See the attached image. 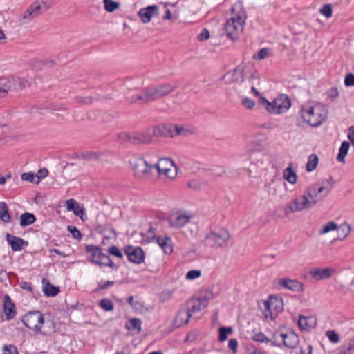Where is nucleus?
Masks as SVG:
<instances>
[{
    "instance_id": "1",
    "label": "nucleus",
    "mask_w": 354,
    "mask_h": 354,
    "mask_svg": "<svg viewBox=\"0 0 354 354\" xmlns=\"http://www.w3.org/2000/svg\"><path fill=\"white\" fill-rule=\"evenodd\" d=\"M333 179H328L310 185L302 195L295 197L284 207V214L288 216L295 212L307 211L323 197L327 196L333 187Z\"/></svg>"
},
{
    "instance_id": "2",
    "label": "nucleus",
    "mask_w": 354,
    "mask_h": 354,
    "mask_svg": "<svg viewBox=\"0 0 354 354\" xmlns=\"http://www.w3.org/2000/svg\"><path fill=\"white\" fill-rule=\"evenodd\" d=\"M232 17L227 20L225 30L227 37L236 41L240 33L243 31L247 13L241 2L235 3L231 8Z\"/></svg>"
},
{
    "instance_id": "3",
    "label": "nucleus",
    "mask_w": 354,
    "mask_h": 354,
    "mask_svg": "<svg viewBox=\"0 0 354 354\" xmlns=\"http://www.w3.org/2000/svg\"><path fill=\"white\" fill-rule=\"evenodd\" d=\"M300 115L310 126L317 127L325 122L328 111L324 105L320 104L313 106L302 105L300 109Z\"/></svg>"
},
{
    "instance_id": "4",
    "label": "nucleus",
    "mask_w": 354,
    "mask_h": 354,
    "mask_svg": "<svg viewBox=\"0 0 354 354\" xmlns=\"http://www.w3.org/2000/svg\"><path fill=\"white\" fill-rule=\"evenodd\" d=\"M166 162L174 165L173 161L167 158H160L156 164H149L144 158H139L132 164L136 175L139 178H145L151 176L153 170L156 169L159 174H161L160 164Z\"/></svg>"
},
{
    "instance_id": "5",
    "label": "nucleus",
    "mask_w": 354,
    "mask_h": 354,
    "mask_svg": "<svg viewBox=\"0 0 354 354\" xmlns=\"http://www.w3.org/2000/svg\"><path fill=\"white\" fill-rule=\"evenodd\" d=\"M178 88L176 84L171 83L160 84L156 86H149L142 88V93H145V98L142 97L140 100H145L147 103L162 98L169 95Z\"/></svg>"
},
{
    "instance_id": "6",
    "label": "nucleus",
    "mask_w": 354,
    "mask_h": 354,
    "mask_svg": "<svg viewBox=\"0 0 354 354\" xmlns=\"http://www.w3.org/2000/svg\"><path fill=\"white\" fill-rule=\"evenodd\" d=\"M230 238L228 231L221 228L217 232L212 231L207 234L205 237L204 245L214 249L224 248L227 246Z\"/></svg>"
},
{
    "instance_id": "7",
    "label": "nucleus",
    "mask_w": 354,
    "mask_h": 354,
    "mask_svg": "<svg viewBox=\"0 0 354 354\" xmlns=\"http://www.w3.org/2000/svg\"><path fill=\"white\" fill-rule=\"evenodd\" d=\"M22 322L30 330L39 332L44 319L43 315L39 311H31L23 317Z\"/></svg>"
},
{
    "instance_id": "8",
    "label": "nucleus",
    "mask_w": 354,
    "mask_h": 354,
    "mask_svg": "<svg viewBox=\"0 0 354 354\" xmlns=\"http://www.w3.org/2000/svg\"><path fill=\"white\" fill-rule=\"evenodd\" d=\"M187 130L177 125H160L153 128V134L156 136H171L187 135Z\"/></svg>"
},
{
    "instance_id": "9",
    "label": "nucleus",
    "mask_w": 354,
    "mask_h": 354,
    "mask_svg": "<svg viewBox=\"0 0 354 354\" xmlns=\"http://www.w3.org/2000/svg\"><path fill=\"white\" fill-rule=\"evenodd\" d=\"M120 138L133 145L149 144L152 142L150 135L141 132L124 133L120 135Z\"/></svg>"
},
{
    "instance_id": "10",
    "label": "nucleus",
    "mask_w": 354,
    "mask_h": 354,
    "mask_svg": "<svg viewBox=\"0 0 354 354\" xmlns=\"http://www.w3.org/2000/svg\"><path fill=\"white\" fill-rule=\"evenodd\" d=\"M277 337H279L281 339V342L279 343L288 348H295L299 342V337L292 330L286 333L277 331L273 334V339L277 340Z\"/></svg>"
},
{
    "instance_id": "11",
    "label": "nucleus",
    "mask_w": 354,
    "mask_h": 354,
    "mask_svg": "<svg viewBox=\"0 0 354 354\" xmlns=\"http://www.w3.org/2000/svg\"><path fill=\"white\" fill-rule=\"evenodd\" d=\"M124 252L130 262L136 264H140L144 262L145 252L140 247L128 245L124 248Z\"/></svg>"
},
{
    "instance_id": "12",
    "label": "nucleus",
    "mask_w": 354,
    "mask_h": 354,
    "mask_svg": "<svg viewBox=\"0 0 354 354\" xmlns=\"http://www.w3.org/2000/svg\"><path fill=\"white\" fill-rule=\"evenodd\" d=\"M193 215L191 213H183L178 211L171 214L168 218V221L170 226L181 228L189 223Z\"/></svg>"
},
{
    "instance_id": "13",
    "label": "nucleus",
    "mask_w": 354,
    "mask_h": 354,
    "mask_svg": "<svg viewBox=\"0 0 354 354\" xmlns=\"http://www.w3.org/2000/svg\"><path fill=\"white\" fill-rule=\"evenodd\" d=\"M208 304V299L205 297H193L189 299L184 305L191 315L195 313L200 312Z\"/></svg>"
},
{
    "instance_id": "14",
    "label": "nucleus",
    "mask_w": 354,
    "mask_h": 354,
    "mask_svg": "<svg viewBox=\"0 0 354 354\" xmlns=\"http://www.w3.org/2000/svg\"><path fill=\"white\" fill-rule=\"evenodd\" d=\"M335 273L333 268H316L309 271V274L316 281L326 280Z\"/></svg>"
},
{
    "instance_id": "15",
    "label": "nucleus",
    "mask_w": 354,
    "mask_h": 354,
    "mask_svg": "<svg viewBox=\"0 0 354 354\" xmlns=\"http://www.w3.org/2000/svg\"><path fill=\"white\" fill-rule=\"evenodd\" d=\"M278 283L281 287L293 292H300L304 290V284L297 279L284 277L279 279Z\"/></svg>"
},
{
    "instance_id": "16",
    "label": "nucleus",
    "mask_w": 354,
    "mask_h": 354,
    "mask_svg": "<svg viewBox=\"0 0 354 354\" xmlns=\"http://www.w3.org/2000/svg\"><path fill=\"white\" fill-rule=\"evenodd\" d=\"M159 15V8L156 5L148 6L141 8L138 13L140 20L146 24L149 23L151 18Z\"/></svg>"
},
{
    "instance_id": "17",
    "label": "nucleus",
    "mask_w": 354,
    "mask_h": 354,
    "mask_svg": "<svg viewBox=\"0 0 354 354\" xmlns=\"http://www.w3.org/2000/svg\"><path fill=\"white\" fill-rule=\"evenodd\" d=\"M85 250L91 254L88 261L93 264L98 265L100 259H104L106 254L102 252V249L97 245H86Z\"/></svg>"
},
{
    "instance_id": "18",
    "label": "nucleus",
    "mask_w": 354,
    "mask_h": 354,
    "mask_svg": "<svg viewBox=\"0 0 354 354\" xmlns=\"http://www.w3.org/2000/svg\"><path fill=\"white\" fill-rule=\"evenodd\" d=\"M53 6V0H36L30 6L37 17Z\"/></svg>"
},
{
    "instance_id": "19",
    "label": "nucleus",
    "mask_w": 354,
    "mask_h": 354,
    "mask_svg": "<svg viewBox=\"0 0 354 354\" xmlns=\"http://www.w3.org/2000/svg\"><path fill=\"white\" fill-rule=\"evenodd\" d=\"M191 317L192 315L189 314L187 309H186L185 306H183L178 311L174 319L173 324L175 327L180 328L182 326L187 324Z\"/></svg>"
},
{
    "instance_id": "20",
    "label": "nucleus",
    "mask_w": 354,
    "mask_h": 354,
    "mask_svg": "<svg viewBox=\"0 0 354 354\" xmlns=\"http://www.w3.org/2000/svg\"><path fill=\"white\" fill-rule=\"evenodd\" d=\"M223 80L226 84L243 82V68L237 67L232 71H228L224 76Z\"/></svg>"
},
{
    "instance_id": "21",
    "label": "nucleus",
    "mask_w": 354,
    "mask_h": 354,
    "mask_svg": "<svg viewBox=\"0 0 354 354\" xmlns=\"http://www.w3.org/2000/svg\"><path fill=\"white\" fill-rule=\"evenodd\" d=\"M6 241L10 245L12 250L15 252L20 251L24 247L28 245V241L10 234H6Z\"/></svg>"
},
{
    "instance_id": "22",
    "label": "nucleus",
    "mask_w": 354,
    "mask_h": 354,
    "mask_svg": "<svg viewBox=\"0 0 354 354\" xmlns=\"http://www.w3.org/2000/svg\"><path fill=\"white\" fill-rule=\"evenodd\" d=\"M274 104L278 109V113H283L286 112L291 106L290 98L286 95H280L274 99Z\"/></svg>"
},
{
    "instance_id": "23",
    "label": "nucleus",
    "mask_w": 354,
    "mask_h": 354,
    "mask_svg": "<svg viewBox=\"0 0 354 354\" xmlns=\"http://www.w3.org/2000/svg\"><path fill=\"white\" fill-rule=\"evenodd\" d=\"M3 311L7 320L12 319L16 315L15 306L8 295L4 296Z\"/></svg>"
},
{
    "instance_id": "24",
    "label": "nucleus",
    "mask_w": 354,
    "mask_h": 354,
    "mask_svg": "<svg viewBox=\"0 0 354 354\" xmlns=\"http://www.w3.org/2000/svg\"><path fill=\"white\" fill-rule=\"evenodd\" d=\"M251 339L259 343H269L270 342L272 346L281 347V344L278 343V342L274 339H269L266 335L262 332L253 333L251 336Z\"/></svg>"
},
{
    "instance_id": "25",
    "label": "nucleus",
    "mask_w": 354,
    "mask_h": 354,
    "mask_svg": "<svg viewBox=\"0 0 354 354\" xmlns=\"http://www.w3.org/2000/svg\"><path fill=\"white\" fill-rule=\"evenodd\" d=\"M66 206L67 210L73 211V212L77 216H79L82 220H83L84 215V207L80 206L79 203L73 198L68 199L66 201Z\"/></svg>"
},
{
    "instance_id": "26",
    "label": "nucleus",
    "mask_w": 354,
    "mask_h": 354,
    "mask_svg": "<svg viewBox=\"0 0 354 354\" xmlns=\"http://www.w3.org/2000/svg\"><path fill=\"white\" fill-rule=\"evenodd\" d=\"M156 241L166 254H171L173 252L172 240L170 237L167 236H158Z\"/></svg>"
},
{
    "instance_id": "27",
    "label": "nucleus",
    "mask_w": 354,
    "mask_h": 354,
    "mask_svg": "<svg viewBox=\"0 0 354 354\" xmlns=\"http://www.w3.org/2000/svg\"><path fill=\"white\" fill-rule=\"evenodd\" d=\"M283 178L290 184H295L297 182V174L292 169V164L289 163L287 168L283 171Z\"/></svg>"
},
{
    "instance_id": "28",
    "label": "nucleus",
    "mask_w": 354,
    "mask_h": 354,
    "mask_svg": "<svg viewBox=\"0 0 354 354\" xmlns=\"http://www.w3.org/2000/svg\"><path fill=\"white\" fill-rule=\"evenodd\" d=\"M337 231L338 236L336 239H335V240L342 241L350 234L351 231V227L349 224L345 222L339 226Z\"/></svg>"
},
{
    "instance_id": "29",
    "label": "nucleus",
    "mask_w": 354,
    "mask_h": 354,
    "mask_svg": "<svg viewBox=\"0 0 354 354\" xmlns=\"http://www.w3.org/2000/svg\"><path fill=\"white\" fill-rule=\"evenodd\" d=\"M36 221L35 216L29 212H25L20 216V225L22 227L28 226L34 223Z\"/></svg>"
},
{
    "instance_id": "30",
    "label": "nucleus",
    "mask_w": 354,
    "mask_h": 354,
    "mask_svg": "<svg viewBox=\"0 0 354 354\" xmlns=\"http://www.w3.org/2000/svg\"><path fill=\"white\" fill-rule=\"evenodd\" d=\"M350 147V143L348 141H344L341 144L339 153L337 156V160L340 162H345V157L346 156Z\"/></svg>"
},
{
    "instance_id": "31",
    "label": "nucleus",
    "mask_w": 354,
    "mask_h": 354,
    "mask_svg": "<svg viewBox=\"0 0 354 354\" xmlns=\"http://www.w3.org/2000/svg\"><path fill=\"white\" fill-rule=\"evenodd\" d=\"M75 156L79 159H83L86 160H96L100 158V153L95 151H84L80 153H76Z\"/></svg>"
},
{
    "instance_id": "32",
    "label": "nucleus",
    "mask_w": 354,
    "mask_h": 354,
    "mask_svg": "<svg viewBox=\"0 0 354 354\" xmlns=\"http://www.w3.org/2000/svg\"><path fill=\"white\" fill-rule=\"evenodd\" d=\"M37 17L33 10L29 6L19 17V21L21 24H26L30 21L32 19Z\"/></svg>"
},
{
    "instance_id": "33",
    "label": "nucleus",
    "mask_w": 354,
    "mask_h": 354,
    "mask_svg": "<svg viewBox=\"0 0 354 354\" xmlns=\"http://www.w3.org/2000/svg\"><path fill=\"white\" fill-rule=\"evenodd\" d=\"M140 97L145 98V93H142V91L141 93H138L136 95H131L130 93H127L125 97V100L129 104H135L137 102H140L141 104H145L147 103L146 100H140Z\"/></svg>"
},
{
    "instance_id": "34",
    "label": "nucleus",
    "mask_w": 354,
    "mask_h": 354,
    "mask_svg": "<svg viewBox=\"0 0 354 354\" xmlns=\"http://www.w3.org/2000/svg\"><path fill=\"white\" fill-rule=\"evenodd\" d=\"M319 161L318 156L313 153L308 156V162L306 165V169L308 172H311L315 170L317 166Z\"/></svg>"
},
{
    "instance_id": "35",
    "label": "nucleus",
    "mask_w": 354,
    "mask_h": 354,
    "mask_svg": "<svg viewBox=\"0 0 354 354\" xmlns=\"http://www.w3.org/2000/svg\"><path fill=\"white\" fill-rule=\"evenodd\" d=\"M141 320L138 318H132L126 324V328L129 330H136L137 333L141 331Z\"/></svg>"
},
{
    "instance_id": "36",
    "label": "nucleus",
    "mask_w": 354,
    "mask_h": 354,
    "mask_svg": "<svg viewBox=\"0 0 354 354\" xmlns=\"http://www.w3.org/2000/svg\"><path fill=\"white\" fill-rule=\"evenodd\" d=\"M0 219L3 223H8L10 221V215L8 212V207L4 202L0 203Z\"/></svg>"
},
{
    "instance_id": "37",
    "label": "nucleus",
    "mask_w": 354,
    "mask_h": 354,
    "mask_svg": "<svg viewBox=\"0 0 354 354\" xmlns=\"http://www.w3.org/2000/svg\"><path fill=\"white\" fill-rule=\"evenodd\" d=\"M43 291L44 295L47 297H55L59 293V287L55 286L50 283L48 282L44 287Z\"/></svg>"
},
{
    "instance_id": "38",
    "label": "nucleus",
    "mask_w": 354,
    "mask_h": 354,
    "mask_svg": "<svg viewBox=\"0 0 354 354\" xmlns=\"http://www.w3.org/2000/svg\"><path fill=\"white\" fill-rule=\"evenodd\" d=\"M104 4V9L108 12H113L115 10H117L120 4L118 1H114L113 0H103Z\"/></svg>"
},
{
    "instance_id": "39",
    "label": "nucleus",
    "mask_w": 354,
    "mask_h": 354,
    "mask_svg": "<svg viewBox=\"0 0 354 354\" xmlns=\"http://www.w3.org/2000/svg\"><path fill=\"white\" fill-rule=\"evenodd\" d=\"M233 332V330H232V328L229 326V327H224V326H221L218 329V333H219V335H218V340L220 342H224L227 339V335L228 334H232Z\"/></svg>"
},
{
    "instance_id": "40",
    "label": "nucleus",
    "mask_w": 354,
    "mask_h": 354,
    "mask_svg": "<svg viewBox=\"0 0 354 354\" xmlns=\"http://www.w3.org/2000/svg\"><path fill=\"white\" fill-rule=\"evenodd\" d=\"M99 306L105 311H111L114 308L112 301L106 298L102 299L99 302Z\"/></svg>"
},
{
    "instance_id": "41",
    "label": "nucleus",
    "mask_w": 354,
    "mask_h": 354,
    "mask_svg": "<svg viewBox=\"0 0 354 354\" xmlns=\"http://www.w3.org/2000/svg\"><path fill=\"white\" fill-rule=\"evenodd\" d=\"M339 354H354V338L350 339L348 346H341Z\"/></svg>"
},
{
    "instance_id": "42",
    "label": "nucleus",
    "mask_w": 354,
    "mask_h": 354,
    "mask_svg": "<svg viewBox=\"0 0 354 354\" xmlns=\"http://www.w3.org/2000/svg\"><path fill=\"white\" fill-rule=\"evenodd\" d=\"M338 227L339 226L336 223H335L334 221H330L322 227V230L319 232V234H326L332 230H337Z\"/></svg>"
},
{
    "instance_id": "43",
    "label": "nucleus",
    "mask_w": 354,
    "mask_h": 354,
    "mask_svg": "<svg viewBox=\"0 0 354 354\" xmlns=\"http://www.w3.org/2000/svg\"><path fill=\"white\" fill-rule=\"evenodd\" d=\"M298 326L301 330H309L312 326L308 324L307 317L300 315L298 320Z\"/></svg>"
},
{
    "instance_id": "44",
    "label": "nucleus",
    "mask_w": 354,
    "mask_h": 354,
    "mask_svg": "<svg viewBox=\"0 0 354 354\" xmlns=\"http://www.w3.org/2000/svg\"><path fill=\"white\" fill-rule=\"evenodd\" d=\"M67 230L74 239L77 240H80L82 239V234L75 226L68 225Z\"/></svg>"
},
{
    "instance_id": "45",
    "label": "nucleus",
    "mask_w": 354,
    "mask_h": 354,
    "mask_svg": "<svg viewBox=\"0 0 354 354\" xmlns=\"http://www.w3.org/2000/svg\"><path fill=\"white\" fill-rule=\"evenodd\" d=\"M127 301L135 310H141L143 307L142 304L139 301H134V297L130 296L127 298Z\"/></svg>"
},
{
    "instance_id": "46",
    "label": "nucleus",
    "mask_w": 354,
    "mask_h": 354,
    "mask_svg": "<svg viewBox=\"0 0 354 354\" xmlns=\"http://www.w3.org/2000/svg\"><path fill=\"white\" fill-rule=\"evenodd\" d=\"M326 335L332 343H338L339 342V335L335 330L326 331Z\"/></svg>"
},
{
    "instance_id": "47",
    "label": "nucleus",
    "mask_w": 354,
    "mask_h": 354,
    "mask_svg": "<svg viewBox=\"0 0 354 354\" xmlns=\"http://www.w3.org/2000/svg\"><path fill=\"white\" fill-rule=\"evenodd\" d=\"M320 13L326 17H330L333 15V8L331 5L325 4L320 9Z\"/></svg>"
},
{
    "instance_id": "48",
    "label": "nucleus",
    "mask_w": 354,
    "mask_h": 354,
    "mask_svg": "<svg viewBox=\"0 0 354 354\" xmlns=\"http://www.w3.org/2000/svg\"><path fill=\"white\" fill-rule=\"evenodd\" d=\"M3 353V354H19L17 347L12 344L4 345Z\"/></svg>"
},
{
    "instance_id": "49",
    "label": "nucleus",
    "mask_w": 354,
    "mask_h": 354,
    "mask_svg": "<svg viewBox=\"0 0 354 354\" xmlns=\"http://www.w3.org/2000/svg\"><path fill=\"white\" fill-rule=\"evenodd\" d=\"M108 251H109V253L113 256H115L120 259L123 258L122 252L115 245H112V246L109 247Z\"/></svg>"
},
{
    "instance_id": "50",
    "label": "nucleus",
    "mask_w": 354,
    "mask_h": 354,
    "mask_svg": "<svg viewBox=\"0 0 354 354\" xmlns=\"http://www.w3.org/2000/svg\"><path fill=\"white\" fill-rule=\"evenodd\" d=\"M75 102L77 104H90L93 102V98L91 96L82 97L77 96L75 99Z\"/></svg>"
},
{
    "instance_id": "51",
    "label": "nucleus",
    "mask_w": 354,
    "mask_h": 354,
    "mask_svg": "<svg viewBox=\"0 0 354 354\" xmlns=\"http://www.w3.org/2000/svg\"><path fill=\"white\" fill-rule=\"evenodd\" d=\"M265 305V310H264V316L266 318H270L271 319H273L272 317V313L271 312V306L272 305V302L269 301H266L264 302Z\"/></svg>"
},
{
    "instance_id": "52",
    "label": "nucleus",
    "mask_w": 354,
    "mask_h": 354,
    "mask_svg": "<svg viewBox=\"0 0 354 354\" xmlns=\"http://www.w3.org/2000/svg\"><path fill=\"white\" fill-rule=\"evenodd\" d=\"M156 238L157 237L156 236L155 234V229L153 227H150L147 232V234L145 235V238H144V240L147 243H150L151 241H152V240Z\"/></svg>"
},
{
    "instance_id": "53",
    "label": "nucleus",
    "mask_w": 354,
    "mask_h": 354,
    "mask_svg": "<svg viewBox=\"0 0 354 354\" xmlns=\"http://www.w3.org/2000/svg\"><path fill=\"white\" fill-rule=\"evenodd\" d=\"M265 108L270 114H279L277 111L278 109H277L274 104V100L271 102L268 101V102L265 106Z\"/></svg>"
},
{
    "instance_id": "54",
    "label": "nucleus",
    "mask_w": 354,
    "mask_h": 354,
    "mask_svg": "<svg viewBox=\"0 0 354 354\" xmlns=\"http://www.w3.org/2000/svg\"><path fill=\"white\" fill-rule=\"evenodd\" d=\"M278 126L279 125L277 123H276L274 122L269 121V122H264L261 124L258 125V127L261 128V129L272 130V129L277 128Z\"/></svg>"
},
{
    "instance_id": "55",
    "label": "nucleus",
    "mask_w": 354,
    "mask_h": 354,
    "mask_svg": "<svg viewBox=\"0 0 354 354\" xmlns=\"http://www.w3.org/2000/svg\"><path fill=\"white\" fill-rule=\"evenodd\" d=\"M21 178L23 181H29L30 183H35L36 176L32 173H23L21 176Z\"/></svg>"
},
{
    "instance_id": "56",
    "label": "nucleus",
    "mask_w": 354,
    "mask_h": 354,
    "mask_svg": "<svg viewBox=\"0 0 354 354\" xmlns=\"http://www.w3.org/2000/svg\"><path fill=\"white\" fill-rule=\"evenodd\" d=\"M48 174V171L47 169L43 168V169H39L37 172V174L35 176L36 178H37L35 183L39 184L41 179L47 176Z\"/></svg>"
},
{
    "instance_id": "57",
    "label": "nucleus",
    "mask_w": 354,
    "mask_h": 354,
    "mask_svg": "<svg viewBox=\"0 0 354 354\" xmlns=\"http://www.w3.org/2000/svg\"><path fill=\"white\" fill-rule=\"evenodd\" d=\"M201 274L200 270H192L187 272L186 274V278L189 280L195 279L198 278Z\"/></svg>"
},
{
    "instance_id": "58",
    "label": "nucleus",
    "mask_w": 354,
    "mask_h": 354,
    "mask_svg": "<svg viewBox=\"0 0 354 354\" xmlns=\"http://www.w3.org/2000/svg\"><path fill=\"white\" fill-rule=\"evenodd\" d=\"M210 37L209 32L207 29L203 28L201 32L198 35L197 39L200 41L207 40Z\"/></svg>"
},
{
    "instance_id": "59",
    "label": "nucleus",
    "mask_w": 354,
    "mask_h": 354,
    "mask_svg": "<svg viewBox=\"0 0 354 354\" xmlns=\"http://www.w3.org/2000/svg\"><path fill=\"white\" fill-rule=\"evenodd\" d=\"M269 55V49L268 48H261L259 50L257 57H254V58H256L259 60H261L267 57Z\"/></svg>"
},
{
    "instance_id": "60",
    "label": "nucleus",
    "mask_w": 354,
    "mask_h": 354,
    "mask_svg": "<svg viewBox=\"0 0 354 354\" xmlns=\"http://www.w3.org/2000/svg\"><path fill=\"white\" fill-rule=\"evenodd\" d=\"M344 84L346 86H354V75L353 73H350L346 75Z\"/></svg>"
},
{
    "instance_id": "61",
    "label": "nucleus",
    "mask_w": 354,
    "mask_h": 354,
    "mask_svg": "<svg viewBox=\"0 0 354 354\" xmlns=\"http://www.w3.org/2000/svg\"><path fill=\"white\" fill-rule=\"evenodd\" d=\"M242 104L245 108L248 109H252L255 106L254 100L248 97H245L244 99H243Z\"/></svg>"
},
{
    "instance_id": "62",
    "label": "nucleus",
    "mask_w": 354,
    "mask_h": 354,
    "mask_svg": "<svg viewBox=\"0 0 354 354\" xmlns=\"http://www.w3.org/2000/svg\"><path fill=\"white\" fill-rule=\"evenodd\" d=\"M114 283H115V281H101L98 284V289L99 290H106L109 287L113 286Z\"/></svg>"
},
{
    "instance_id": "63",
    "label": "nucleus",
    "mask_w": 354,
    "mask_h": 354,
    "mask_svg": "<svg viewBox=\"0 0 354 354\" xmlns=\"http://www.w3.org/2000/svg\"><path fill=\"white\" fill-rule=\"evenodd\" d=\"M247 350L249 354H268L266 351H261L253 345L248 346Z\"/></svg>"
},
{
    "instance_id": "64",
    "label": "nucleus",
    "mask_w": 354,
    "mask_h": 354,
    "mask_svg": "<svg viewBox=\"0 0 354 354\" xmlns=\"http://www.w3.org/2000/svg\"><path fill=\"white\" fill-rule=\"evenodd\" d=\"M238 342L235 338L230 339L228 342V348L235 353L237 351Z\"/></svg>"
}]
</instances>
